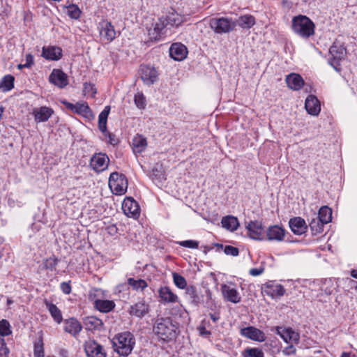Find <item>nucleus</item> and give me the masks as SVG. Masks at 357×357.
Returning a JSON list of instances; mask_svg holds the SVG:
<instances>
[{
	"label": "nucleus",
	"instance_id": "nucleus-1",
	"mask_svg": "<svg viewBox=\"0 0 357 357\" xmlns=\"http://www.w3.org/2000/svg\"><path fill=\"white\" fill-rule=\"evenodd\" d=\"M114 350L120 356H128L135 345V338L132 333L125 331L116 334L112 340Z\"/></svg>",
	"mask_w": 357,
	"mask_h": 357
},
{
	"label": "nucleus",
	"instance_id": "nucleus-2",
	"mask_svg": "<svg viewBox=\"0 0 357 357\" xmlns=\"http://www.w3.org/2000/svg\"><path fill=\"white\" fill-rule=\"evenodd\" d=\"M177 327L170 317L158 318L153 326V332L161 340L169 341L175 337Z\"/></svg>",
	"mask_w": 357,
	"mask_h": 357
},
{
	"label": "nucleus",
	"instance_id": "nucleus-3",
	"mask_svg": "<svg viewBox=\"0 0 357 357\" xmlns=\"http://www.w3.org/2000/svg\"><path fill=\"white\" fill-rule=\"evenodd\" d=\"M292 29L298 36L307 38L314 33L315 25L307 16L299 15L292 19Z\"/></svg>",
	"mask_w": 357,
	"mask_h": 357
},
{
	"label": "nucleus",
	"instance_id": "nucleus-4",
	"mask_svg": "<svg viewBox=\"0 0 357 357\" xmlns=\"http://www.w3.org/2000/svg\"><path fill=\"white\" fill-rule=\"evenodd\" d=\"M109 187L113 194L124 195L128 189V180L126 176L117 172H112L109 178Z\"/></svg>",
	"mask_w": 357,
	"mask_h": 357
},
{
	"label": "nucleus",
	"instance_id": "nucleus-5",
	"mask_svg": "<svg viewBox=\"0 0 357 357\" xmlns=\"http://www.w3.org/2000/svg\"><path fill=\"white\" fill-rule=\"evenodd\" d=\"M331 58L329 60L331 66L337 72L340 70V61L344 59L347 51L343 45L335 41L329 49Z\"/></svg>",
	"mask_w": 357,
	"mask_h": 357
},
{
	"label": "nucleus",
	"instance_id": "nucleus-6",
	"mask_svg": "<svg viewBox=\"0 0 357 357\" xmlns=\"http://www.w3.org/2000/svg\"><path fill=\"white\" fill-rule=\"evenodd\" d=\"M210 27L218 34L227 33L234 29L236 26L231 19L226 17L212 18L210 20Z\"/></svg>",
	"mask_w": 357,
	"mask_h": 357
},
{
	"label": "nucleus",
	"instance_id": "nucleus-7",
	"mask_svg": "<svg viewBox=\"0 0 357 357\" xmlns=\"http://www.w3.org/2000/svg\"><path fill=\"white\" fill-rule=\"evenodd\" d=\"M248 229V236L256 241H264L266 239V231L263 224L260 221H250L245 226Z\"/></svg>",
	"mask_w": 357,
	"mask_h": 357
},
{
	"label": "nucleus",
	"instance_id": "nucleus-8",
	"mask_svg": "<svg viewBox=\"0 0 357 357\" xmlns=\"http://www.w3.org/2000/svg\"><path fill=\"white\" fill-rule=\"evenodd\" d=\"M122 210L128 217L137 219L139 216V206L131 197H127L124 199L122 204Z\"/></svg>",
	"mask_w": 357,
	"mask_h": 357
},
{
	"label": "nucleus",
	"instance_id": "nucleus-9",
	"mask_svg": "<svg viewBox=\"0 0 357 357\" xmlns=\"http://www.w3.org/2000/svg\"><path fill=\"white\" fill-rule=\"evenodd\" d=\"M141 78L146 85H151L158 79V73L155 67L150 65H142L140 67Z\"/></svg>",
	"mask_w": 357,
	"mask_h": 357
},
{
	"label": "nucleus",
	"instance_id": "nucleus-10",
	"mask_svg": "<svg viewBox=\"0 0 357 357\" xmlns=\"http://www.w3.org/2000/svg\"><path fill=\"white\" fill-rule=\"evenodd\" d=\"M84 351L88 357L107 356L102 346L95 340L86 341L84 344Z\"/></svg>",
	"mask_w": 357,
	"mask_h": 357
},
{
	"label": "nucleus",
	"instance_id": "nucleus-11",
	"mask_svg": "<svg viewBox=\"0 0 357 357\" xmlns=\"http://www.w3.org/2000/svg\"><path fill=\"white\" fill-rule=\"evenodd\" d=\"M109 159L106 153H95L90 160V166L98 172L105 170L109 163Z\"/></svg>",
	"mask_w": 357,
	"mask_h": 357
},
{
	"label": "nucleus",
	"instance_id": "nucleus-12",
	"mask_svg": "<svg viewBox=\"0 0 357 357\" xmlns=\"http://www.w3.org/2000/svg\"><path fill=\"white\" fill-rule=\"evenodd\" d=\"M49 82L63 89L68 84V75L61 69H54L49 76Z\"/></svg>",
	"mask_w": 357,
	"mask_h": 357
},
{
	"label": "nucleus",
	"instance_id": "nucleus-13",
	"mask_svg": "<svg viewBox=\"0 0 357 357\" xmlns=\"http://www.w3.org/2000/svg\"><path fill=\"white\" fill-rule=\"evenodd\" d=\"M241 335L250 340L259 342H264L266 339L264 333L254 326H248L242 328L241 330Z\"/></svg>",
	"mask_w": 357,
	"mask_h": 357
},
{
	"label": "nucleus",
	"instance_id": "nucleus-14",
	"mask_svg": "<svg viewBox=\"0 0 357 357\" xmlns=\"http://www.w3.org/2000/svg\"><path fill=\"white\" fill-rule=\"evenodd\" d=\"M188 54L187 47L179 43H173L169 48V56L175 61H182Z\"/></svg>",
	"mask_w": 357,
	"mask_h": 357
},
{
	"label": "nucleus",
	"instance_id": "nucleus-15",
	"mask_svg": "<svg viewBox=\"0 0 357 357\" xmlns=\"http://www.w3.org/2000/svg\"><path fill=\"white\" fill-rule=\"evenodd\" d=\"M285 236V230L278 225L270 226L266 231V239L268 241H282Z\"/></svg>",
	"mask_w": 357,
	"mask_h": 357
},
{
	"label": "nucleus",
	"instance_id": "nucleus-16",
	"mask_svg": "<svg viewBox=\"0 0 357 357\" xmlns=\"http://www.w3.org/2000/svg\"><path fill=\"white\" fill-rule=\"evenodd\" d=\"M100 34L107 42H111L116 38L114 27L108 21H102L100 23Z\"/></svg>",
	"mask_w": 357,
	"mask_h": 357
},
{
	"label": "nucleus",
	"instance_id": "nucleus-17",
	"mask_svg": "<svg viewBox=\"0 0 357 357\" xmlns=\"http://www.w3.org/2000/svg\"><path fill=\"white\" fill-rule=\"evenodd\" d=\"M221 291L223 297L227 301L232 303H238L241 302V297L237 289L231 288L227 284H224L221 285Z\"/></svg>",
	"mask_w": 357,
	"mask_h": 357
},
{
	"label": "nucleus",
	"instance_id": "nucleus-18",
	"mask_svg": "<svg viewBox=\"0 0 357 357\" xmlns=\"http://www.w3.org/2000/svg\"><path fill=\"white\" fill-rule=\"evenodd\" d=\"M289 225L294 234L301 235L307 231V227L305 221L301 217L291 218L289 221Z\"/></svg>",
	"mask_w": 357,
	"mask_h": 357
},
{
	"label": "nucleus",
	"instance_id": "nucleus-19",
	"mask_svg": "<svg viewBox=\"0 0 357 357\" xmlns=\"http://www.w3.org/2000/svg\"><path fill=\"white\" fill-rule=\"evenodd\" d=\"M42 56L47 60L58 61L62 56V50L57 46L43 47Z\"/></svg>",
	"mask_w": 357,
	"mask_h": 357
},
{
	"label": "nucleus",
	"instance_id": "nucleus-20",
	"mask_svg": "<svg viewBox=\"0 0 357 357\" xmlns=\"http://www.w3.org/2000/svg\"><path fill=\"white\" fill-rule=\"evenodd\" d=\"M305 108L308 114L318 115L321 111V105L317 98L313 95L308 96L305 102Z\"/></svg>",
	"mask_w": 357,
	"mask_h": 357
},
{
	"label": "nucleus",
	"instance_id": "nucleus-21",
	"mask_svg": "<svg viewBox=\"0 0 357 357\" xmlns=\"http://www.w3.org/2000/svg\"><path fill=\"white\" fill-rule=\"evenodd\" d=\"M82 329V326L75 318H70L64 321L65 332L76 337Z\"/></svg>",
	"mask_w": 357,
	"mask_h": 357
},
{
	"label": "nucleus",
	"instance_id": "nucleus-22",
	"mask_svg": "<svg viewBox=\"0 0 357 357\" xmlns=\"http://www.w3.org/2000/svg\"><path fill=\"white\" fill-rule=\"evenodd\" d=\"M149 312V305L144 300L139 301L130 306L129 313L138 318L144 317Z\"/></svg>",
	"mask_w": 357,
	"mask_h": 357
},
{
	"label": "nucleus",
	"instance_id": "nucleus-23",
	"mask_svg": "<svg viewBox=\"0 0 357 357\" xmlns=\"http://www.w3.org/2000/svg\"><path fill=\"white\" fill-rule=\"evenodd\" d=\"M162 20L165 21L166 26H178L185 22V17L178 13L175 10L172 9L169 11L166 18Z\"/></svg>",
	"mask_w": 357,
	"mask_h": 357
},
{
	"label": "nucleus",
	"instance_id": "nucleus-24",
	"mask_svg": "<svg viewBox=\"0 0 357 357\" xmlns=\"http://www.w3.org/2000/svg\"><path fill=\"white\" fill-rule=\"evenodd\" d=\"M160 302L163 303H175L178 301V296L174 294L169 287H162L158 290Z\"/></svg>",
	"mask_w": 357,
	"mask_h": 357
},
{
	"label": "nucleus",
	"instance_id": "nucleus-25",
	"mask_svg": "<svg viewBox=\"0 0 357 357\" xmlns=\"http://www.w3.org/2000/svg\"><path fill=\"white\" fill-rule=\"evenodd\" d=\"M285 81L288 87L294 91L301 89L304 84V80L302 77L296 73H291L287 75Z\"/></svg>",
	"mask_w": 357,
	"mask_h": 357
},
{
	"label": "nucleus",
	"instance_id": "nucleus-26",
	"mask_svg": "<svg viewBox=\"0 0 357 357\" xmlns=\"http://www.w3.org/2000/svg\"><path fill=\"white\" fill-rule=\"evenodd\" d=\"M166 26L165 21L160 19L158 22L153 24V27L149 29L148 34L151 40H159L161 35L163 34L162 31Z\"/></svg>",
	"mask_w": 357,
	"mask_h": 357
},
{
	"label": "nucleus",
	"instance_id": "nucleus-27",
	"mask_svg": "<svg viewBox=\"0 0 357 357\" xmlns=\"http://www.w3.org/2000/svg\"><path fill=\"white\" fill-rule=\"evenodd\" d=\"M185 295L190 302L195 306H198L204 301L203 296H199L195 287L190 285L185 289Z\"/></svg>",
	"mask_w": 357,
	"mask_h": 357
},
{
	"label": "nucleus",
	"instance_id": "nucleus-28",
	"mask_svg": "<svg viewBox=\"0 0 357 357\" xmlns=\"http://www.w3.org/2000/svg\"><path fill=\"white\" fill-rule=\"evenodd\" d=\"M54 111L52 108L43 106L33 112L35 120L37 122L47 121L52 115Z\"/></svg>",
	"mask_w": 357,
	"mask_h": 357
},
{
	"label": "nucleus",
	"instance_id": "nucleus-29",
	"mask_svg": "<svg viewBox=\"0 0 357 357\" xmlns=\"http://www.w3.org/2000/svg\"><path fill=\"white\" fill-rule=\"evenodd\" d=\"M75 113L82 116L89 121L93 120L95 118L94 114L86 102H77Z\"/></svg>",
	"mask_w": 357,
	"mask_h": 357
},
{
	"label": "nucleus",
	"instance_id": "nucleus-30",
	"mask_svg": "<svg viewBox=\"0 0 357 357\" xmlns=\"http://www.w3.org/2000/svg\"><path fill=\"white\" fill-rule=\"evenodd\" d=\"M84 324L86 330H100L103 323L101 319L94 316H89L84 319Z\"/></svg>",
	"mask_w": 357,
	"mask_h": 357
},
{
	"label": "nucleus",
	"instance_id": "nucleus-31",
	"mask_svg": "<svg viewBox=\"0 0 357 357\" xmlns=\"http://www.w3.org/2000/svg\"><path fill=\"white\" fill-rule=\"evenodd\" d=\"M94 306L100 312L107 313L115 307V303L113 301L97 299L94 303Z\"/></svg>",
	"mask_w": 357,
	"mask_h": 357
},
{
	"label": "nucleus",
	"instance_id": "nucleus-32",
	"mask_svg": "<svg viewBox=\"0 0 357 357\" xmlns=\"http://www.w3.org/2000/svg\"><path fill=\"white\" fill-rule=\"evenodd\" d=\"M132 145L135 153H141L147 146L146 139L142 135H137L132 139Z\"/></svg>",
	"mask_w": 357,
	"mask_h": 357
},
{
	"label": "nucleus",
	"instance_id": "nucleus-33",
	"mask_svg": "<svg viewBox=\"0 0 357 357\" xmlns=\"http://www.w3.org/2000/svg\"><path fill=\"white\" fill-rule=\"evenodd\" d=\"M285 289L281 284L276 285H266V292L273 298H277L282 296L285 294Z\"/></svg>",
	"mask_w": 357,
	"mask_h": 357
},
{
	"label": "nucleus",
	"instance_id": "nucleus-34",
	"mask_svg": "<svg viewBox=\"0 0 357 357\" xmlns=\"http://www.w3.org/2000/svg\"><path fill=\"white\" fill-rule=\"evenodd\" d=\"M110 109V106H105L98 116V128L102 132H106L107 121Z\"/></svg>",
	"mask_w": 357,
	"mask_h": 357
},
{
	"label": "nucleus",
	"instance_id": "nucleus-35",
	"mask_svg": "<svg viewBox=\"0 0 357 357\" xmlns=\"http://www.w3.org/2000/svg\"><path fill=\"white\" fill-rule=\"evenodd\" d=\"M221 224L222 227L231 231L236 230L239 225L238 219L231 215L222 218Z\"/></svg>",
	"mask_w": 357,
	"mask_h": 357
},
{
	"label": "nucleus",
	"instance_id": "nucleus-36",
	"mask_svg": "<svg viewBox=\"0 0 357 357\" xmlns=\"http://www.w3.org/2000/svg\"><path fill=\"white\" fill-rule=\"evenodd\" d=\"M45 305L54 320L56 323L60 324L63 320L61 310L56 306V305L48 301H45Z\"/></svg>",
	"mask_w": 357,
	"mask_h": 357
},
{
	"label": "nucleus",
	"instance_id": "nucleus-37",
	"mask_svg": "<svg viewBox=\"0 0 357 357\" xmlns=\"http://www.w3.org/2000/svg\"><path fill=\"white\" fill-rule=\"evenodd\" d=\"M15 78L13 75H5L0 80V90L3 92L9 91L14 87Z\"/></svg>",
	"mask_w": 357,
	"mask_h": 357
},
{
	"label": "nucleus",
	"instance_id": "nucleus-38",
	"mask_svg": "<svg viewBox=\"0 0 357 357\" xmlns=\"http://www.w3.org/2000/svg\"><path fill=\"white\" fill-rule=\"evenodd\" d=\"M324 225L325 223H324L321 220L317 217L313 218L309 224L312 235H317L321 233L323 231Z\"/></svg>",
	"mask_w": 357,
	"mask_h": 357
},
{
	"label": "nucleus",
	"instance_id": "nucleus-39",
	"mask_svg": "<svg viewBox=\"0 0 357 357\" xmlns=\"http://www.w3.org/2000/svg\"><path fill=\"white\" fill-rule=\"evenodd\" d=\"M317 218L321 220L324 223L327 224L332 220V210L327 206L320 208L318 213Z\"/></svg>",
	"mask_w": 357,
	"mask_h": 357
},
{
	"label": "nucleus",
	"instance_id": "nucleus-40",
	"mask_svg": "<svg viewBox=\"0 0 357 357\" xmlns=\"http://www.w3.org/2000/svg\"><path fill=\"white\" fill-rule=\"evenodd\" d=\"M255 24V19L250 15L241 16L238 20V24L243 29H250Z\"/></svg>",
	"mask_w": 357,
	"mask_h": 357
},
{
	"label": "nucleus",
	"instance_id": "nucleus-41",
	"mask_svg": "<svg viewBox=\"0 0 357 357\" xmlns=\"http://www.w3.org/2000/svg\"><path fill=\"white\" fill-rule=\"evenodd\" d=\"M128 284L135 291H143L148 286L147 282L144 280H135L132 278L128 279Z\"/></svg>",
	"mask_w": 357,
	"mask_h": 357
},
{
	"label": "nucleus",
	"instance_id": "nucleus-42",
	"mask_svg": "<svg viewBox=\"0 0 357 357\" xmlns=\"http://www.w3.org/2000/svg\"><path fill=\"white\" fill-rule=\"evenodd\" d=\"M243 357H264V352L259 348L247 347L242 353Z\"/></svg>",
	"mask_w": 357,
	"mask_h": 357
},
{
	"label": "nucleus",
	"instance_id": "nucleus-43",
	"mask_svg": "<svg viewBox=\"0 0 357 357\" xmlns=\"http://www.w3.org/2000/svg\"><path fill=\"white\" fill-rule=\"evenodd\" d=\"M67 8V14L73 20H78L81 15L82 11L75 4H70L66 7Z\"/></svg>",
	"mask_w": 357,
	"mask_h": 357
},
{
	"label": "nucleus",
	"instance_id": "nucleus-44",
	"mask_svg": "<svg viewBox=\"0 0 357 357\" xmlns=\"http://www.w3.org/2000/svg\"><path fill=\"white\" fill-rule=\"evenodd\" d=\"M58 263L59 259L57 258H56L54 256L50 257L43 261V268L53 271L55 270Z\"/></svg>",
	"mask_w": 357,
	"mask_h": 357
},
{
	"label": "nucleus",
	"instance_id": "nucleus-45",
	"mask_svg": "<svg viewBox=\"0 0 357 357\" xmlns=\"http://www.w3.org/2000/svg\"><path fill=\"white\" fill-rule=\"evenodd\" d=\"M174 284L179 289H186L187 282L184 277L177 273H172Z\"/></svg>",
	"mask_w": 357,
	"mask_h": 357
},
{
	"label": "nucleus",
	"instance_id": "nucleus-46",
	"mask_svg": "<svg viewBox=\"0 0 357 357\" xmlns=\"http://www.w3.org/2000/svg\"><path fill=\"white\" fill-rule=\"evenodd\" d=\"M134 102L139 109H144L146 105V98L142 93H137L135 95Z\"/></svg>",
	"mask_w": 357,
	"mask_h": 357
},
{
	"label": "nucleus",
	"instance_id": "nucleus-47",
	"mask_svg": "<svg viewBox=\"0 0 357 357\" xmlns=\"http://www.w3.org/2000/svg\"><path fill=\"white\" fill-rule=\"evenodd\" d=\"M96 93L97 90L93 84L89 82L84 83L83 93L84 96H91V97H94Z\"/></svg>",
	"mask_w": 357,
	"mask_h": 357
},
{
	"label": "nucleus",
	"instance_id": "nucleus-48",
	"mask_svg": "<svg viewBox=\"0 0 357 357\" xmlns=\"http://www.w3.org/2000/svg\"><path fill=\"white\" fill-rule=\"evenodd\" d=\"M10 326L9 322L6 319L0 321V335L7 336L11 333Z\"/></svg>",
	"mask_w": 357,
	"mask_h": 357
},
{
	"label": "nucleus",
	"instance_id": "nucleus-49",
	"mask_svg": "<svg viewBox=\"0 0 357 357\" xmlns=\"http://www.w3.org/2000/svg\"><path fill=\"white\" fill-rule=\"evenodd\" d=\"M33 354L35 357H44V348L42 338L34 344Z\"/></svg>",
	"mask_w": 357,
	"mask_h": 357
},
{
	"label": "nucleus",
	"instance_id": "nucleus-50",
	"mask_svg": "<svg viewBox=\"0 0 357 357\" xmlns=\"http://www.w3.org/2000/svg\"><path fill=\"white\" fill-rule=\"evenodd\" d=\"M178 244L184 248H197L199 246V243L197 241L194 240H186L178 242Z\"/></svg>",
	"mask_w": 357,
	"mask_h": 357
},
{
	"label": "nucleus",
	"instance_id": "nucleus-51",
	"mask_svg": "<svg viewBox=\"0 0 357 357\" xmlns=\"http://www.w3.org/2000/svg\"><path fill=\"white\" fill-rule=\"evenodd\" d=\"M224 252L227 255H231L233 257H236L239 254V250L238 248L231 246V245H226L224 248Z\"/></svg>",
	"mask_w": 357,
	"mask_h": 357
},
{
	"label": "nucleus",
	"instance_id": "nucleus-52",
	"mask_svg": "<svg viewBox=\"0 0 357 357\" xmlns=\"http://www.w3.org/2000/svg\"><path fill=\"white\" fill-rule=\"evenodd\" d=\"M105 136L108 138L107 142L112 146H115L119 143L118 139L116 137V135L113 133L107 132L106 130V132H103Z\"/></svg>",
	"mask_w": 357,
	"mask_h": 357
},
{
	"label": "nucleus",
	"instance_id": "nucleus-53",
	"mask_svg": "<svg viewBox=\"0 0 357 357\" xmlns=\"http://www.w3.org/2000/svg\"><path fill=\"white\" fill-rule=\"evenodd\" d=\"M9 350L4 340H0V357H8Z\"/></svg>",
	"mask_w": 357,
	"mask_h": 357
},
{
	"label": "nucleus",
	"instance_id": "nucleus-54",
	"mask_svg": "<svg viewBox=\"0 0 357 357\" xmlns=\"http://www.w3.org/2000/svg\"><path fill=\"white\" fill-rule=\"evenodd\" d=\"M60 287L63 294L68 295L71 292L70 281L68 282H63L60 284Z\"/></svg>",
	"mask_w": 357,
	"mask_h": 357
},
{
	"label": "nucleus",
	"instance_id": "nucleus-55",
	"mask_svg": "<svg viewBox=\"0 0 357 357\" xmlns=\"http://www.w3.org/2000/svg\"><path fill=\"white\" fill-rule=\"evenodd\" d=\"M290 331H292L291 328H287L284 329L281 338L286 342L289 343L291 341V333Z\"/></svg>",
	"mask_w": 357,
	"mask_h": 357
},
{
	"label": "nucleus",
	"instance_id": "nucleus-56",
	"mask_svg": "<svg viewBox=\"0 0 357 357\" xmlns=\"http://www.w3.org/2000/svg\"><path fill=\"white\" fill-rule=\"evenodd\" d=\"M197 330L199 333V335L203 337H205V338H207L208 337L211 333L210 331H208L205 326L204 325H200L198 328H197Z\"/></svg>",
	"mask_w": 357,
	"mask_h": 357
},
{
	"label": "nucleus",
	"instance_id": "nucleus-57",
	"mask_svg": "<svg viewBox=\"0 0 357 357\" xmlns=\"http://www.w3.org/2000/svg\"><path fill=\"white\" fill-rule=\"evenodd\" d=\"M61 103L63 105H65L67 109H70V111H72L73 112L75 113V112L76 110L77 103L75 105H74L71 102H68L66 100H61Z\"/></svg>",
	"mask_w": 357,
	"mask_h": 357
},
{
	"label": "nucleus",
	"instance_id": "nucleus-58",
	"mask_svg": "<svg viewBox=\"0 0 357 357\" xmlns=\"http://www.w3.org/2000/svg\"><path fill=\"white\" fill-rule=\"evenodd\" d=\"M33 64V56L29 54L26 56V63L24 64V66H25L27 68H29L31 67V66Z\"/></svg>",
	"mask_w": 357,
	"mask_h": 357
},
{
	"label": "nucleus",
	"instance_id": "nucleus-59",
	"mask_svg": "<svg viewBox=\"0 0 357 357\" xmlns=\"http://www.w3.org/2000/svg\"><path fill=\"white\" fill-rule=\"evenodd\" d=\"M264 271V268H251L249 271V273L252 276H258L263 273Z\"/></svg>",
	"mask_w": 357,
	"mask_h": 357
},
{
	"label": "nucleus",
	"instance_id": "nucleus-60",
	"mask_svg": "<svg viewBox=\"0 0 357 357\" xmlns=\"http://www.w3.org/2000/svg\"><path fill=\"white\" fill-rule=\"evenodd\" d=\"M107 233L111 235L114 236L118 232V228L116 227V225H112L107 227Z\"/></svg>",
	"mask_w": 357,
	"mask_h": 357
},
{
	"label": "nucleus",
	"instance_id": "nucleus-61",
	"mask_svg": "<svg viewBox=\"0 0 357 357\" xmlns=\"http://www.w3.org/2000/svg\"><path fill=\"white\" fill-rule=\"evenodd\" d=\"M283 351L287 355L294 354L296 353V349L292 344H291L287 347Z\"/></svg>",
	"mask_w": 357,
	"mask_h": 357
},
{
	"label": "nucleus",
	"instance_id": "nucleus-62",
	"mask_svg": "<svg viewBox=\"0 0 357 357\" xmlns=\"http://www.w3.org/2000/svg\"><path fill=\"white\" fill-rule=\"evenodd\" d=\"M289 332L291 333V341L293 340L296 343L298 342L300 338L299 334L293 330L290 331Z\"/></svg>",
	"mask_w": 357,
	"mask_h": 357
},
{
	"label": "nucleus",
	"instance_id": "nucleus-63",
	"mask_svg": "<svg viewBox=\"0 0 357 357\" xmlns=\"http://www.w3.org/2000/svg\"><path fill=\"white\" fill-rule=\"evenodd\" d=\"M284 329V328L281 326H275L274 328L271 329V331L275 332L281 337V335H282V333H283Z\"/></svg>",
	"mask_w": 357,
	"mask_h": 357
},
{
	"label": "nucleus",
	"instance_id": "nucleus-64",
	"mask_svg": "<svg viewBox=\"0 0 357 357\" xmlns=\"http://www.w3.org/2000/svg\"><path fill=\"white\" fill-rule=\"evenodd\" d=\"M209 316L214 323H216L220 319L219 314L210 313Z\"/></svg>",
	"mask_w": 357,
	"mask_h": 357
}]
</instances>
